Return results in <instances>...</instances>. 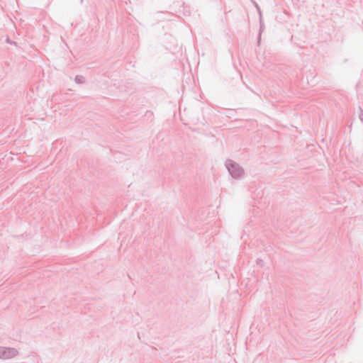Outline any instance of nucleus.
I'll list each match as a JSON object with an SVG mask.
<instances>
[{"label": "nucleus", "mask_w": 363, "mask_h": 363, "mask_svg": "<svg viewBox=\"0 0 363 363\" xmlns=\"http://www.w3.org/2000/svg\"><path fill=\"white\" fill-rule=\"evenodd\" d=\"M229 170L231 172V174H234L233 170H231L230 169Z\"/></svg>", "instance_id": "obj_2"}, {"label": "nucleus", "mask_w": 363, "mask_h": 363, "mask_svg": "<svg viewBox=\"0 0 363 363\" xmlns=\"http://www.w3.org/2000/svg\"><path fill=\"white\" fill-rule=\"evenodd\" d=\"M17 352L11 348H0V358L9 359L16 356Z\"/></svg>", "instance_id": "obj_1"}]
</instances>
